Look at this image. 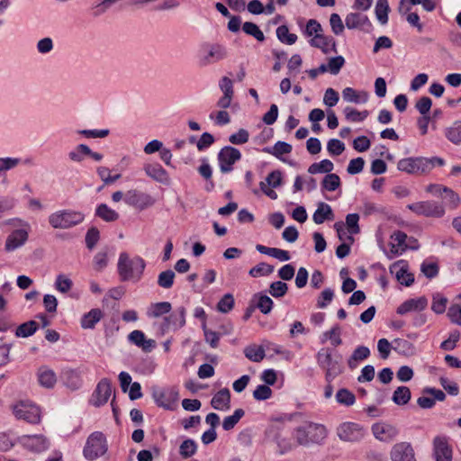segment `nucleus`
Instances as JSON below:
<instances>
[{"mask_svg": "<svg viewBox=\"0 0 461 461\" xmlns=\"http://www.w3.org/2000/svg\"><path fill=\"white\" fill-rule=\"evenodd\" d=\"M445 160L439 157H409L397 163V169L409 175H426L435 167H443Z\"/></svg>", "mask_w": 461, "mask_h": 461, "instance_id": "nucleus-1", "label": "nucleus"}, {"mask_svg": "<svg viewBox=\"0 0 461 461\" xmlns=\"http://www.w3.org/2000/svg\"><path fill=\"white\" fill-rule=\"evenodd\" d=\"M146 267L145 260L140 256L130 258L126 252H122L118 259V274L122 281L140 280Z\"/></svg>", "mask_w": 461, "mask_h": 461, "instance_id": "nucleus-2", "label": "nucleus"}, {"mask_svg": "<svg viewBox=\"0 0 461 461\" xmlns=\"http://www.w3.org/2000/svg\"><path fill=\"white\" fill-rule=\"evenodd\" d=\"M326 427L314 422H305L294 431L296 442L301 446L321 444L327 438Z\"/></svg>", "mask_w": 461, "mask_h": 461, "instance_id": "nucleus-3", "label": "nucleus"}, {"mask_svg": "<svg viewBox=\"0 0 461 461\" xmlns=\"http://www.w3.org/2000/svg\"><path fill=\"white\" fill-rule=\"evenodd\" d=\"M85 215L81 212L64 209L52 212L48 217L49 224L53 229L67 230L83 222Z\"/></svg>", "mask_w": 461, "mask_h": 461, "instance_id": "nucleus-4", "label": "nucleus"}, {"mask_svg": "<svg viewBox=\"0 0 461 461\" xmlns=\"http://www.w3.org/2000/svg\"><path fill=\"white\" fill-rule=\"evenodd\" d=\"M107 449V441L104 433L95 431L87 438L83 454L87 460L93 461L104 456Z\"/></svg>", "mask_w": 461, "mask_h": 461, "instance_id": "nucleus-5", "label": "nucleus"}, {"mask_svg": "<svg viewBox=\"0 0 461 461\" xmlns=\"http://www.w3.org/2000/svg\"><path fill=\"white\" fill-rule=\"evenodd\" d=\"M407 208L417 215L428 218H442L446 214L445 205L434 200L416 202L408 204Z\"/></svg>", "mask_w": 461, "mask_h": 461, "instance_id": "nucleus-6", "label": "nucleus"}, {"mask_svg": "<svg viewBox=\"0 0 461 461\" xmlns=\"http://www.w3.org/2000/svg\"><path fill=\"white\" fill-rule=\"evenodd\" d=\"M337 435L342 441L359 442L366 435V429L356 422H343L337 428Z\"/></svg>", "mask_w": 461, "mask_h": 461, "instance_id": "nucleus-7", "label": "nucleus"}, {"mask_svg": "<svg viewBox=\"0 0 461 461\" xmlns=\"http://www.w3.org/2000/svg\"><path fill=\"white\" fill-rule=\"evenodd\" d=\"M13 412L19 420L36 424L41 420V411L38 406L29 402H20L13 406Z\"/></svg>", "mask_w": 461, "mask_h": 461, "instance_id": "nucleus-8", "label": "nucleus"}, {"mask_svg": "<svg viewBox=\"0 0 461 461\" xmlns=\"http://www.w3.org/2000/svg\"><path fill=\"white\" fill-rule=\"evenodd\" d=\"M317 361L321 367L325 370V378L330 383L335 377L342 373L341 366L338 361L332 359L331 353L329 349L325 352L323 349L318 352Z\"/></svg>", "mask_w": 461, "mask_h": 461, "instance_id": "nucleus-9", "label": "nucleus"}, {"mask_svg": "<svg viewBox=\"0 0 461 461\" xmlns=\"http://www.w3.org/2000/svg\"><path fill=\"white\" fill-rule=\"evenodd\" d=\"M241 158L240 151L232 147L225 146L218 153V161L221 173H229L232 170L233 164Z\"/></svg>", "mask_w": 461, "mask_h": 461, "instance_id": "nucleus-10", "label": "nucleus"}, {"mask_svg": "<svg viewBox=\"0 0 461 461\" xmlns=\"http://www.w3.org/2000/svg\"><path fill=\"white\" fill-rule=\"evenodd\" d=\"M446 435L436 436L433 439V456L435 461H452L453 449Z\"/></svg>", "mask_w": 461, "mask_h": 461, "instance_id": "nucleus-11", "label": "nucleus"}, {"mask_svg": "<svg viewBox=\"0 0 461 461\" xmlns=\"http://www.w3.org/2000/svg\"><path fill=\"white\" fill-rule=\"evenodd\" d=\"M124 202L128 205L133 206L139 210H144L155 203V200L150 194L136 189L126 192L124 194Z\"/></svg>", "mask_w": 461, "mask_h": 461, "instance_id": "nucleus-12", "label": "nucleus"}, {"mask_svg": "<svg viewBox=\"0 0 461 461\" xmlns=\"http://www.w3.org/2000/svg\"><path fill=\"white\" fill-rule=\"evenodd\" d=\"M185 315L186 309L184 306L177 307L173 313L164 318L160 327L162 332L183 328L185 325Z\"/></svg>", "mask_w": 461, "mask_h": 461, "instance_id": "nucleus-13", "label": "nucleus"}, {"mask_svg": "<svg viewBox=\"0 0 461 461\" xmlns=\"http://www.w3.org/2000/svg\"><path fill=\"white\" fill-rule=\"evenodd\" d=\"M389 271L402 285L410 286L414 282V276L408 271V263L405 260L401 259L394 262L390 266Z\"/></svg>", "mask_w": 461, "mask_h": 461, "instance_id": "nucleus-14", "label": "nucleus"}, {"mask_svg": "<svg viewBox=\"0 0 461 461\" xmlns=\"http://www.w3.org/2000/svg\"><path fill=\"white\" fill-rule=\"evenodd\" d=\"M390 456L392 461H417L411 444L405 441L394 444Z\"/></svg>", "mask_w": 461, "mask_h": 461, "instance_id": "nucleus-15", "label": "nucleus"}, {"mask_svg": "<svg viewBox=\"0 0 461 461\" xmlns=\"http://www.w3.org/2000/svg\"><path fill=\"white\" fill-rule=\"evenodd\" d=\"M371 429L374 437L383 442L392 441L399 433L394 426L384 422L373 424Z\"/></svg>", "mask_w": 461, "mask_h": 461, "instance_id": "nucleus-16", "label": "nucleus"}, {"mask_svg": "<svg viewBox=\"0 0 461 461\" xmlns=\"http://www.w3.org/2000/svg\"><path fill=\"white\" fill-rule=\"evenodd\" d=\"M112 394V385L108 379H102L93 393L92 403L99 407L105 404Z\"/></svg>", "mask_w": 461, "mask_h": 461, "instance_id": "nucleus-17", "label": "nucleus"}, {"mask_svg": "<svg viewBox=\"0 0 461 461\" xmlns=\"http://www.w3.org/2000/svg\"><path fill=\"white\" fill-rule=\"evenodd\" d=\"M428 306V299L425 296H420L418 298H411L404 301L401 303L396 312L399 315H405L411 312H421Z\"/></svg>", "mask_w": 461, "mask_h": 461, "instance_id": "nucleus-18", "label": "nucleus"}, {"mask_svg": "<svg viewBox=\"0 0 461 461\" xmlns=\"http://www.w3.org/2000/svg\"><path fill=\"white\" fill-rule=\"evenodd\" d=\"M226 58V48L221 44H212L209 46L207 53L201 58L200 63L202 66H208Z\"/></svg>", "mask_w": 461, "mask_h": 461, "instance_id": "nucleus-19", "label": "nucleus"}, {"mask_svg": "<svg viewBox=\"0 0 461 461\" xmlns=\"http://www.w3.org/2000/svg\"><path fill=\"white\" fill-rule=\"evenodd\" d=\"M23 445L33 452H42L49 448L50 442L43 435H25L22 438Z\"/></svg>", "mask_w": 461, "mask_h": 461, "instance_id": "nucleus-20", "label": "nucleus"}, {"mask_svg": "<svg viewBox=\"0 0 461 461\" xmlns=\"http://www.w3.org/2000/svg\"><path fill=\"white\" fill-rule=\"evenodd\" d=\"M128 340L131 344L140 348L144 352H151L156 348V341L147 339L144 332L139 330L131 331L128 335Z\"/></svg>", "mask_w": 461, "mask_h": 461, "instance_id": "nucleus-21", "label": "nucleus"}, {"mask_svg": "<svg viewBox=\"0 0 461 461\" xmlns=\"http://www.w3.org/2000/svg\"><path fill=\"white\" fill-rule=\"evenodd\" d=\"M28 232L23 229L12 231L6 238L5 249L7 252L14 251L22 247L28 240Z\"/></svg>", "mask_w": 461, "mask_h": 461, "instance_id": "nucleus-22", "label": "nucleus"}, {"mask_svg": "<svg viewBox=\"0 0 461 461\" xmlns=\"http://www.w3.org/2000/svg\"><path fill=\"white\" fill-rule=\"evenodd\" d=\"M309 43L312 47L321 49L324 54H328L330 51L337 52L336 41L331 36L317 33L309 41Z\"/></svg>", "mask_w": 461, "mask_h": 461, "instance_id": "nucleus-23", "label": "nucleus"}, {"mask_svg": "<svg viewBox=\"0 0 461 461\" xmlns=\"http://www.w3.org/2000/svg\"><path fill=\"white\" fill-rule=\"evenodd\" d=\"M346 26L348 29H362L368 31L372 28V23L368 17L359 13H350L345 18Z\"/></svg>", "mask_w": 461, "mask_h": 461, "instance_id": "nucleus-24", "label": "nucleus"}, {"mask_svg": "<svg viewBox=\"0 0 461 461\" xmlns=\"http://www.w3.org/2000/svg\"><path fill=\"white\" fill-rule=\"evenodd\" d=\"M144 171L153 180L167 184L168 182V174L158 163L147 164L144 166Z\"/></svg>", "mask_w": 461, "mask_h": 461, "instance_id": "nucleus-25", "label": "nucleus"}, {"mask_svg": "<svg viewBox=\"0 0 461 461\" xmlns=\"http://www.w3.org/2000/svg\"><path fill=\"white\" fill-rule=\"evenodd\" d=\"M230 393L228 388L218 391L211 400V405L213 409L222 411L230 408Z\"/></svg>", "mask_w": 461, "mask_h": 461, "instance_id": "nucleus-26", "label": "nucleus"}, {"mask_svg": "<svg viewBox=\"0 0 461 461\" xmlns=\"http://www.w3.org/2000/svg\"><path fill=\"white\" fill-rule=\"evenodd\" d=\"M251 303L255 308H258L263 314H268L273 308L274 302L267 294L261 293L254 294Z\"/></svg>", "mask_w": 461, "mask_h": 461, "instance_id": "nucleus-27", "label": "nucleus"}, {"mask_svg": "<svg viewBox=\"0 0 461 461\" xmlns=\"http://www.w3.org/2000/svg\"><path fill=\"white\" fill-rule=\"evenodd\" d=\"M334 218L331 207L323 202L319 203L318 208L312 215V220L316 224H321L325 221H330Z\"/></svg>", "mask_w": 461, "mask_h": 461, "instance_id": "nucleus-28", "label": "nucleus"}, {"mask_svg": "<svg viewBox=\"0 0 461 461\" xmlns=\"http://www.w3.org/2000/svg\"><path fill=\"white\" fill-rule=\"evenodd\" d=\"M103 312L100 309L95 308L85 313L80 321L81 327L85 330H92L95 324L100 321Z\"/></svg>", "mask_w": 461, "mask_h": 461, "instance_id": "nucleus-29", "label": "nucleus"}, {"mask_svg": "<svg viewBox=\"0 0 461 461\" xmlns=\"http://www.w3.org/2000/svg\"><path fill=\"white\" fill-rule=\"evenodd\" d=\"M343 99L346 102L354 104H366L368 100V94L366 91L357 92L352 87H346L342 91Z\"/></svg>", "mask_w": 461, "mask_h": 461, "instance_id": "nucleus-30", "label": "nucleus"}, {"mask_svg": "<svg viewBox=\"0 0 461 461\" xmlns=\"http://www.w3.org/2000/svg\"><path fill=\"white\" fill-rule=\"evenodd\" d=\"M370 356V350L366 346H358L357 347L352 355L348 359V367L353 370L357 367L358 361H363L368 358Z\"/></svg>", "mask_w": 461, "mask_h": 461, "instance_id": "nucleus-31", "label": "nucleus"}, {"mask_svg": "<svg viewBox=\"0 0 461 461\" xmlns=\"http://www.w3.org/2000/svg\"><path fill=\"white\" fill-rule=\"evenodd\" d=\"M38 381L45 388H53L57 383V376L53 370L41 367L38 371Z\"/></svg>", "mask_w": 461, "mask_h": 461, "instance_id": "nucleus-32", "label": "nucleus"}, {"mask_svg": "<svg viewBox=\"0 0 461 461\" xmlns=\"http://www.w3.org/2000/svg\"><path fill=\"white\" fill-rule=\"evenodd\" d=\"M393 349L400 355L410 357L415 354L414 345L404 339H395L393 341Z\"/></svg>", "mask_w": 461, "mask_h": 461, "instance_id": "nucleus-33", "label": "nucleus"}, {"mask_svg": "<svg viewBox=\"0 0 461 461\" xmlns=\"http://www.w3.org/2000/svg\"><path fill=\"white\" fill-rule=\"evenodd\" d=\"M65 385L71 390H77L82 385V379L77 371L69 369L63 373Z\"/></svg>", "mask_w": 461, "mask_h": 461, "instance_id": "nucleus-34", "label": "nucleus"}, {"mask_svg": "<svg viewBox=\"0 0 461 461\" xmlns=\"http://www.w3.org/2000/svg\"><path fill=\"white\" fill-rule=\"evenodd\" d=\"M95 216L107 222L115 221L119 219V213L105 203H101L96 207Z\"/></svg>", "mask_w": 461, "mask_h": 461, "instance_id": "nucleus-35", "label": "nucleus"}, {"mask_svg": "<svg viewBox=\"0 0 461 461\" xmlns=\"http://www.w3.org/2000/svg\"><path fill=\"white\" fill-rule=\"evenodd\" d=\"M263 152L271 154L278 158L284 154H288L292 151V146L285 141H277L273 147H266L262 149Z\"/></svg>", "mask_w": 461, "mask_h": 461, "instance_id": "nucleus-36", "label": "nucleus"}, {"mask_svg": "<svg viewBox=\"0 0 461 461\" xmlns=\"http://www.w3.org/2000/svg\"><path fill=\"white\" fill-rule=\"evenodd\" d=\"M171 309L172 305L169 302L156 303L149 306L147 314L149 317L158 318L163 314L168 313Z\"/></svg>", "mask_w": 461, "mask_h": 461, "instance_id": "nucleus-37", "label": "nucleus"}, {"mask_svg": "<svg viewBox=\"0 0 461 461\" xmlns=\"http://www.w3.org/2000/svg\"><path fill=\"white\" fill-rule=\"evenodd\" d=\"M334 168L333 163L330 159H323L320 162L312 163L308 167V173L312 175L325 173L331 174V171Z\"/></svg>", "mask_w": 461, "mask_h": 461, "instance_id": "nucleus-38", "label": "nucleus"}, {"mask_svg": "<svg viewBox=\"0 0 461 461\" xmlns=\"http://www.w3.org/2000/svg\"><path fill=\"white\" fill-rule=\"evenodd\" d=\"M244 355L253 362H260L265 358V349L261 346L249 345L244 348Z\"/></svg>", "mask_w": 461, "mask_h": 461, "instance_id": "nucleus-39", "label": "nucleus"}, {"mask_svg": "<svg viewBox=\"0 0 461 461\" xmlns=\"http://www.w3.org/2000/svg\"><path fill=\"white\" fill-rule=\"evenodd\" d=\"M411 390L407 386H399L393 393L392 400L397 405H404L411 400Z\"/></svg>", "mask_w": 461, "mask_h": 461, "instance_id": "nucleus-40", "label": "nucleus"}, {"mask_svg": "<svg viewBox=\"0 0 461 461\" xmlns=\"http://www.w3.org/2000/svg\"><path fill=\"white\" fill-rule=\"evenodd\" d=\"M390 7L387 0H377L375 12L378 22L381 24H386L388 22V13Z\"/></svg>", "mask_w": 461, "mask_h": 461, "instance_id": "nucleus-41", "label": "nucleus"}, {"mask_svg": "<svg viewBox=\"0 0 461 461\" xmlns=\"http://www.w3.org/2000/svg\"><path fill=\"white\" fill-rule=\"evenodd\" d=\"M37 330L38 323L35 321H29L17 327L15 336L21 338H27L33 335Z\"/></svg>", "mask_w": 461, "mask_h": 461, "instance_id": "nucleus-42", "label": "nucleus"}, {"mask_svg": "<svg viewBox=\"0 0 461 461\" xmlns=\"http://www.w3.org/2000/svg\"><path fill=\"white\" fill-rule=\"evenodd\" d=\"M196 451L197 444L192 438L185 439L179 446V454L185 459L193 456Z\"/></svg>", "mask_w": 461, "mask_h": 461, "instance_id": "nucleus-43", "label": "nucleus"}, {"mask_svg": "<svg viewBox=\"0 0 461 461\" xmlns=\"http://www.w3.org/2000/svg\"><path fill=\"white\" fill-rule=\"evenodd\" d=\"M276 37L282 43L288 45H293L297 41V35L294 33H290L286 25H280L277 27Z\"/></svg>", "mask_w": 461, "mask_h": 461, "instance_id": "nucleus-44", "label": "nucleus"}, {"mask_svg": "<svg viewBox=\"0 0 461 461\" xmlns=\"http://www.w3.org/2000/svg\"><path fill=\"white\" fill-rule=\"evenodd\" d=\"M341 185L339 176L337 174L331 173L324 176L321 182V188L325 191L333 192L338 189Z\"/></svg>", "mask_w": 461, "mask_h": 461, "instance_id": "nucleus-45", "label": "nucleus"}, {"mask_svg": "<svg viewBox=\"0 0 461 461\" xmlns=\"http://www.w3.org/2000/svg\"><path fill=\"white\" fill-rule=\"evenodd\" d=\"M176 274L171 269H167L159 273L158 276V285L164 289H170L174 285Z\"/></svg>", "mask_w": 461, "mask_h": 461, "instance_id": "nucleus-46", "label": "nucleus"}, {"mask_svg": "<svg viewBox=\"0 0 461 461\" xmlns=\"http://www.w3.org/2000/svg\"><path fill=\"white\" fill-rule=\"evenodd\" d=\"M152 397L158 406L163 407L166 410L172 409L170 399L165 390L154 389L152 392Z\"/></svg>", "mask_w": 461, "mask_h": 461, "instance_id": "nucleus-47", "label": "nucleus"}, {"mask_svg": "<svg viewBox=\"0 0 461 461\" xmlns=\"http://www.w3.org/2000/svg\"><path fill=\"white\" fill-rule=\"evenodd\" d=\"M446 137L453 144L461 143V121L455 122L446 130Z\"/></svg>", "mask_w": 461, "mask_h": 461, "instance_id": "nucleus-48", "label": "nucleus"}, {"mask_svg": "<svg viewBox=\"0 0 461 461\" xmlns=\"http://www.w3.org/2000/svg\"><path fill=\"white\" fill-rule=\"evenodd\" d=\"M242 31L246 34L254 37L258 41L262 42L266 39L263 32L252 22H245L242 25Z\"/></svg>", "mask_w": 461, "mask_h": 461, "instance_id": "nucleus-49", "label": "nucleus"}, {"mask_svg": "<svg viewBox=\"0 0 461 461\" xmlns=\"http://www.w3.org/2000/svg\"><path fill=\"white\" fill-rule=\"evenodd\" d=\"M335 397L339 404L345 406H352L356 402L355 394L346 388L339 389Z\"/></svg>", "mask_w": 461, "mask_h": 461, "instance_id": "nucleus-50", "label": "nucleus"}, {"mask_svg": "<svg viewBox=\"0 0 461 461\" xmlns=\"http://www.w3.org/2000/svg\"><path fill=\"white\" fill-rule=\"evenodd\" d=\"M343 112L346 119L348 122H363L368 116V112L366 110L363 112H358L357 110L350 106H347Z\"/></svg>", "mask_w": 461, "mask_h": 461, "instance_id": "nucleus-51", "label": "nucleus"}, {"mask_svg": "<svg viewBox=\"0 0 461 461\" xmlns=\"http://www.w3.org/2000/svg\"><path fill=\"white\" fill-rule=\"evenodd\" d=\"M340 327L336 324L330 330L323 333L322 342L327 339L330 340L331 345L334 347H338L342 344V339L340 338Z\"/></svg>", "mask_w": 461, "mask_h": 461, "instance_id": "nucleus-52", "label": "nucleus"}, {"mask_svg": "<svg viewBox=\"0 0 461 461\" xmlns=\"http://www.w3.org/2000/svg\"><path fill=\"white\" fill-rule=\"evenodd\" d=\"M244 414L245 411L242 409H237L232 415L225 417L222 421L223 429L226 431L232 429Z\"/></svg>", "mask_w": 461, "mask_h": 461, "instance_id": "nucleus-53", "label": "nucleus"}, {"mask_svg": "<svg viewBox=\"0 0 461 461\" xmlns=\"http://www.w3.org/2000/svg\"><path fill=\"white\" fill-rule=\"evenodd\" d=\"M274 271V267L265 262L258 263L254 267H252L249 274L252 277H258L263 276H268L272 274Z\"/></svg>", "mask_w": 461, "mask_h": 461, "instance_id": "nucleus-54", "label": "nucleus"}, {"mask_svg": "<svg viewBox=\"0 0 461 461\" xmlns=\"http://www.w3.org/2000/svg\"><path fill=\"white\" fill-rule=\"evenodd\" d=\"M87 152H90V148L87 145L78 144L74 149L68 152V158L74 162H81Z\"/></svg>", "mask_w": 461, "mask_h": 461, "instance_id": "nucleus-55", "label": "nucleus"}, {"mask_svg": "<svg viewBox=\"0 0 461 461\" xmlns=\"http://www.w3.org/2000/svg\"><path fill=\"white\" fill-rule=\"evenodd\" d=\"M234 307V297L231 294H224L217 303V310L222 313H228Z\"/></svg>", "mask_w": 461, "mask_h": 461, "instance_id": "nucleus-56", "label": "nucleus"}, {"mask_svg": "<svg viewBox=\"0 0 461 461\" xmlns=\"http://www.w3.org/2000/svg\"><path fill=\"white\" fill-rule=\"evenodd\" d=\"M447 299L440 294H435L432 297L431 310L437 313L441 314L446 311Z\"/></svg>", "mask_w": 461, "mask_h": 461, "instance_id": "nucleus-57", "label": "nucleus"}, {"mask_svg": "<svg viewBox=\"0 0 461 461\" xmlns=\"http://www.w3.org/2000/svg\"><path fill=\"white\" fill-rule=\"evenodd\" d=\"M287 291L288 285L282 281H276L271 283L268 290L269 294L275 298L285 296Z\"/></svg>", "mask_w": 461, "mask_h": 461, "instance_id": "nucleus-58", "label": "nucleus"}, {"mask_svg": "<svg viewBox=\"0 0 461 461\" xmlns=\"http://www.w3.org/2000/svg\"><path fill=\"white\" fill-rule=\"evenodd\" d=\"M73 286V282L70 278L66 276L65 275H59L55 281V288L62 293H68Z\"/></svg>", "mask_w": 461, "mask_h": 461, "instance_id": "nucleus-59", "label": "nucleus"}, {"mask_svg": "<svg viewBox=\"0 0 461 461\" xmlns=\"http://www.w3.org/2000/svg\"><path fill=\"white\" fill-rule=\"evenodd\" d=\"M446 194L445 199L447 200V205L450 210H456L461 202L459 195L451 188L444 189Z\"/></svg>", "mask_w": 461, "mask_h": 461, "instance_id": "nucleus-60", "label": "nucleus"}, {"mask_svg": "<svg viewBox=\"0 0 461 461\" xmlns=\"http://www.w3.org/2000/svg\"><path fill=\"white\" fill-rule=\"evenodd\" d=\"M100 239V232L96 227H91L88 229L86 234V245L89 249H93L97 244Z\"/></svg>", "mask_w": 461, "mask_h": 461, "instance_id": "nucleus-61", "label": "nucleus"}, {"mask_svg": "<svg viewBox=\"0 0 461 461\" xmlns=\"http://www.w3.org/2000/svg\"><path fill=\"white\" fill-rule=\"evenodd\" d=\"M272 396V390L267 384H259L253 392V397L258 401H265Z\"/></svg>", "mask_w": 461, "mask_h": 461, "instance_id": "nucleus-62", "label": "nucleus"}, {"mask_svg": "<svg viewBox=\"0 0 461 461\" xmlns=\"http://www.w3.org/2000/svg\"><path fill=\"white\" fill-rule=\"evenodd\" d=\"M420 271L423 275L431 279L438 276V266L435 262H426L424 261L420 266Z\"/></svg>", "mask_w": 461, "mask_h": 461, "instance_id": "nucleus-63", "label": "nucleus"}, {"mask_svg": "<svg viewBox=\"0 0 461 461\" xmlns=\"http://www.w3.org/2000/svg\"><path fill=\"white\" fill-rule=\"evenodd\" d=\"M327 149L331 156H339L345 150V145L338 139H330L328 141Z\"/></svg>", "mask_w": 461, "mask_h": 461, "instance_id": "nucleus-64", "label": "nucleus"}]
</instances>
